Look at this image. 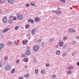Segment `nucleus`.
<instances>
[{
	"mask_svg": "<svg viewBox=\"0 0 79 79\" xmlns=\"http://www.w3.org/2000/svg\"><path fill=\"white\" fill-rule=\"evenodd\" d=\"M17 18L19 20H21L23 19V15L20 14H18L17 15Z\"/></svg>",
	"mask_w": 79,
	"mask_h": 79,
	"instance_id": "1",
	"label": "nucleus"
},
{
	"mask_svg": "<svg viewBox=\"0 0 79 79\" xmlns=\"http://www.w3.org/2000/svg\"><path fill=\"white\" fill-rule=\"evenodd\" d=\"M39 49V46L36 45H35L33 48V50L35 52H37Z\"/></svg>",
	"mask_w": 79,
	"mask_h": 79,
	"instance_id": "2",
	"label": "nucleus"
},
{
	"mask_svg": "<svg viewBox=\"0 0 79 79\" xmlns=\"http://www.w3.org/2000/svg\"><path fill=\"white\" fill-rule=\"evenodd\" d=\"M11 18H12L13 21L16 20V17H15L13 15H10L9 16V19H11Z\"/></svg>",
	"mask_w": 79,
	"mask_h": 79,
	"instance_id": "3",
	"label": "nucleus"
},
{
	"mask_svg": "<svg viewBox=\"0 0 79 79\" xmlns=\"http://www.w3.org/2000/svg\"><path fill=\"white\" fill-rule=\"evenodd\" d=\"M2 22L4 23H7V18L6 16L2 18Z\"/></svg>",
	"mask_w": 79,
	"mask_h": 79,
	"instance_id": "4",
	"label": "nucleus"
},
{
	"mask_svg": "<svg viewBox=\"0 0 79 79\" xmlns=\"http://www.w3.org/2000/svg\"><path fill=\"white\" fill-rule=\"evenodd\" d=\"M25 54L26 55H31V52L27 49L26 51Z\"/></svg>",
	"mask_w": 79,
	"mask_h": 79,
	"instance_id": "5",
	"label": "nucleus"
},
{
	"mask_svg": "<svg viewBox=\"0 0 79 79\" xmlns=\"http://www.w3.org/2000/svg\"><path fill=\"white\" fill-rule=\"evenodd\" d=\"M7 2L10 4H13L15 3V0H8Z\"/></svg>",
	"mask_w": 79,
	"mask_h": 79,
	"instance_id": "6",
	"label": "nucleus"
},
{
	"mask_svg": "<svg viewBox=\"0 0 79 79\" xmlns=\"http://www.w3.org/2000/svg\"><path fill=\"white\" fill-rule=\"evenodd\" d=\"M11 67L10 65H7L6 67L5 68V69L6 71H8V70H10V69H11Z\"/></svg>",
	"mask_w": 79,
	"mask_h": 79,
	"instance_id": "7",
	"label": "nucleus"
},
{
	"mask_svg": "<svg viewBox=\"0 0 79 79\" xmlns=\"http://www.w3.org/2000/svg\"><path fill=\"white\" fill-rule=\"evenodd\" d=\"M10 30L9 28H6L5 29L3 30L2 31V33H5V32H6L7 31H8Z\"/></svg>",
	"mask_w": 79,
	"mask_h": 79,
	"instance_id": "8",
	"label": "nucleus"
},
{
	"mask_svg": "<svg viewBox=\"0 0 79 79\" xmlns=\"http://www.w3.org/2000/svg\"><path fill=\"white\" fill-rule=\"evenodd\" d=\"M5 45L3 43L0 44V50H1V49L3 48L4 47Z\"/></svg>",
	"mask_w": 79,
	"mask_h": 79,
	"instance_id": "9",
	"label": "nucleus"
},
{
	"mask_svg": "<svg viewBox=\"0 0 79 79\" xmlns=\"http://www.w3.org/2000/svg\"><path fill=\"white\" fill-rule=\"evenodd\" d=\"M34 20L35 22H39L40 21V18L37 17L34 19Z\"/></svg>",
	"mask_w": 79,
	"mask_h": 79,
	"instance_id": "10",
	"label": "nucleus"
},
{
	"mask_svg": "<svg viewBox=\"0 0 79 79\" xmlns=\"http://www.w3.org/2000/svg\"><path fill=\"white\" fill-rule=\"evenodd\" d=\"M31 33L33 34V35H34V34H35V29H34L32 30Z\"/></svg>",
	"mask_w": 79,
	"mask_h": 79,
	"instance_id": "11",
	"label": "nucleus"
},
{
	"mask_svg": "<svg viewBox=\"0 0 79 79\" xmlns=\"http://www.w3.org/2000/svg\"><path fill=\"white\" fill-rule=\"evenodd\" d=\"M28 42V41L26 40H24L23 41V45H26Z\"/></svg>",
	"mask_w": 79,
	"mask_h": 79,
	"instance_id": "12",
	"label": "nucleus"
},
{
	"mask_svg": "<svg viewBox=\"0 0 79 79\" xmlns=\"http://www.w3.org/2000/svg\"><path fill=\"white\" fill-rule=\"evenodd\" d=\"M9 19L8 21V23L9 24H12V23H13V21L12 20V19Z\"/></svg>",
	"mask_w": 79,
	"mask_h": 79,
	"instance_id": "13",
	"label": "nucleus"
},
{
	"mask_svg": "<svg viewBox=\"0 0 79 79\" xmlns=\"http://www.w3.org/2000/svg\"><path fill=\"white\" fill-rule=\"evenodd\" d=\"M28 22H29L30 23H34V20L31 19H29L28 20Z\"/></svg>",
	"mask_w": 79,
	"mask_h": 79,
	"instance_id": "14",
	"label": "nucleus"
},
{
	"mask_svg": "<svg viewBox=\"0 0 79 79\" xmlns=\"http://www.w3.org/2000/svg\"><path fill=\"white\" fill-rule=\"evenodd\" d=\"M67 69L69 70H71V69H73V67L72 66L69 67L67 68Z\"/></svg>",
	"mask_w": 79,
	"mask_h": 79,
	"instance_id": "15",
	"label": "nucleus"
},
{
	"mask_svg": "<svg viewBox=\"0 0 79 79\" xmlns=\"http://www.w3.org/2000/svg\"><path fill=\"white\" fill-rule=\"evenodd\" d=\"M60 53H61V52L59 50H58L56 51V55H60Z\"/></svg>",
	"mask_w": 79,
	"mask_h": 79,
	"instance_id": "16",
	"label": "nucleus"
},
{
	"mask_svg": "<svg viewBox=\"0 0 79 79\" xmlns=\"http://www.w3.org/2000/svg\"><path fill=\"white\" fill-rule=\"evenodd\" d=\"M29 60H28V59L27 58H25L23 61H24L25 62H27V61H28Z\"/></svg>",
	"mask_w": 79,
	"mask_h": 79,
	"instance_id": "17",
	"label": "nucleus"
},
{
	"mask_svg": "<svg viewBox=\"0 0 79 79\" xmlns=\"http://www.w3.org/2000/svg\"><path fill=\"white\" fill-rule=\"evenodd\" d=\"M29 24L25 25V27L26 29H28L29 27Z\"/></svg>",
	"mask_w": 79,
	"mask_h": 79,
	"instance_id": "18",
	"label": "nucleus"
},
{
	"mask_svg": "<svg viewBox=\"0 0 79 79\" xmlns=\"http://www.w3.org/2000/svg\"><path fill=\"white\" fill-rule=\"evenodd\" d=\"M61 13V11L60 10L56 11V14H60Z\"/></svg>",
	"mask_w": 79,
	"mask_h": 79,
	"instance_id": "19",
	"label": "nucleus"
},
{
	"mask_svg": "<svg viewBox=\"0 0 79 79\" xmlns=\"http://www.w3.org/2000/svg\"><path fill=\"white\" fill-rule=\"evenodd\" d=\"M72 31H73V28H69V32L71 33V32H72Z\"/></svg>",
	"mask_w": 79,
	"mask_h": 79,
	"instance_id": "20",
	"label": "nucleus"
},
{
	"mask_svg": "<svg viewBox=\"0 0 79 79\" xmlns=\"http://www.w3.org/2000/svg\"><path fill=\"white\" fill-rule=\"evenodd\" d=\"M59 45L60 47H62L63 46V43L60 42V43Z\"/></svg>",
	"mask_w": 79,
	"mask_h": 79,
	"instance_id": "21",
	"label": "nucleus"
},
{
	"mask_svg": "<svg viewBox=\"0 0 79 79\" xmlns=\"http://www.w3.org/2000/svg\"><path fill=\"white\" fill-rule=\"evenodd\" d=\"M41 74H45V70H42L41 71Z\"/></svg>",
	"mask_w": 79,
	"mask_h": 79,
	"instance_id": "22",
	"label": "nucleus"
},
{
	"mask_svg": "<svg viewBox=\"0 0 79 79\" xmlns=\"http://www.w3.org/2000/svg\"><path fill=\"white\" fill-rule=\"evenodd\" d=\"M72 73V72L71 71H69L67 72V74H71Z\"/></svg>",
	"mask_w": 79,
	"mask_h": 79,
	"instance_id": "23",
	"label": "nucleus"
},
{
	"mask_svg": "<svg viewBox=\"0 0 79 79\" xmlns=\"http://www.w3.org/2000/svg\"><path fill=\"white\" fill-rule=\"evenodd\" d=\"M14 29L16 30H18V29H19V27H18V26H16V27H15Z\"/></svg>",
	"mask_w": 79,
	"mask_h": 79,
	"instance_id": "24",
	"label": "nucleus"
},
{
	"mask_svg": "<svg viewBox=\"0 0 79 79\" xmlns=\"http://www.w3.org/2000/svg\"><path fill=\"white\" fill-rule=\"evenodd\" d=\"M12 44V42L11 41H9L8 42L7 44L8 45H10V44Z\"/></svg>",
	"mask_w": 79,
	"mask_h": 79,
	"instance_id": "25",
	"label": "nucleus"
},
{
	"mask_svg": "<svg viewBox=\"0 0 79 79\" xmlns=\"http://www.w3.org/2000/svg\"><path fill=\"white\" fill-rule=\"evenodd\" d=\"M15 69H13L11 70V73H15Z\"/></svg>",
	"mask_w": 79,
	"mask_h": 79,
	"instance_id": "26",
	"label": "nucleus"
},
{
	"mask_svg": "<svg viewBox=\"0 0 79 79\" xmlns=\"http://www.w3.org/2000/svg\"><path fill=\"white\" fill-rule=\"evenodd\" d=\"M29 74H27L25 75L24 77H29Z\"/></svg>",
	"mask_w": 79,
	"mask_h": 79,
	"instance_id": "27",
	"label": "nucleus"
},
{
	"mask_svg": "<svg viewBox=\"0 0 79 79\" xmlns=\"http://www.w3.org/2000/svg\"><path fill=\"white\" fill-rule=\"evenodd\" d=\"M30 4L32 6L35 5V4H34L32 2H30Z\"/></svg>",
	"mask_w": 79,
	"mask_h": 79,
	"instance_id": "28",
	"label": "nucleus"
},
{
	"mask_svg": "<svg viewBox=\"0 0 79 79\" xmlns=\"http://www.w3.org/2000/svg\"><path fill=\"white\" fill-rule=\"evenodd\" d=\"M8 56H6L4 57V60H6L8 59Z\"/></svg>",
	"mask_w": 79,
	"mask_h": 79,
	"instance_id": "29",
	"label": "nucleus"
},
{
	"mask_svg": "<svg viewBox=\"0 0 79 79\" xmlns=\"http://www.w3.org/2000/svg\"><path fill=\"white\" fill-rule=\"evenodd\" d=\"M35 73L36 74H37V73H38V69H36L35 70Z\"/></svg>",
	"mask_w": 79,
	"mask_h": 79,
	"instance_id": "30",
	"label": "nucleus"
},
{
	"mask_svg": "<svg viewBox=\"0 0 79 79\" xmlns=\"http://www.w3.org/2000/svg\"><path fill=\"white\" fill-rule=\"evenodd\" d=\"M55 77H56V75H53L52 76V78H55Z\"/></svg>",
	"mask_w": 79,
	"mask_h": 79,
	"instance_id": "31",
	"label": "nucleus"
},
{
	"mask_svg": "<svg viewBox=\"0 0 79 79\" xmlns=\"http://www.w3.org/2000/svg\"><path fill=\"white\" fill-rule=\"evenodd\" d=\"M66 55V53H63V54H62L63 56H65Z\"/></svg>",
	"mask_w": 79,
	"mask_h": 79,
	"instance_id": "32",
	"label": "nucleus"
},
{
	"mask_svg": "<svg viewBox=\"0 0 79 79\" xmlns=\"http://www.w3.org/2000/svg\"><path fill=\"white\" fill-rule=\"evenodd\" d=\"M5 3V1H2L1 0H0V3Z\"/></svg>",
	"mask_w": 79,
	"mask_h": 79,
	"instance_id": "33",
	"label": "nucleus"
},
{
	"mask_svg": "<svg viewBox=\"0 0 79 79\" xmlns=\"http://www.w3.org/2000/svg\"><path fill=\"white\" fill-rule=\"evenodd\" d=\"M25 6H27V7L29 6H30V5L29 4H25Z\"/></svg>",
	"mask_w": 79,
	"mask_h": 79,
	"instance_id": "34",
	"label": "nucleus"
},
{
	"mask_svg": "<svg viewBox=\"0 0 79 79\" xmlns=\"http://www.w3.org/2000/svg\"><path fill=\"white\" fill-rule=\"evenodd\" d=\"M60 1L63 3H65V0H60Z\"/></svg>",
	"mask_w": 79,
	"mask_h": 79,
	"instance_id": "35",
	"label": "nucleus"
},
{
	"mask_svg": "<svg viewBox=\"0 0 79 79\" xmlns=\"http://www.w3.org/2000/svg\"><path fill=\"white\" fill-rule=\"evenodd\" d=\"M25 54H23L22 55V58H24V57H25Z\"/></svg>",
	"mask_w": 79,
	"mask_h": 79,
	"instance_id": "36",
	"label": "nucleus"
},
{
	"mask_svg": "<svg viewBox=\"0 0 79 79\" xmlns=\"http://www.w3.org/2000/svg\"><path fill=\"white\" fill-rule=\"evenodd\" d=\"M67 39H68V38L64 36L63 37V40H66Z\"/></svg>",
	"mask_w": 79,
	"mask_h": 79,
	"instance_id": "37",
	"label": "nucleus"
},
{
	"mask_svg": "<svg viewBox=\"0 0 79 79\" xmlns=\"http://www.w3.org/2000/svg\"><path fill=\"white\" fill-rule=\"evenodd\" d=\"M50 66V65L48 64H46V66L47 67H48V66Z\"/></svg>",
	"mask_w": 79,
	"mask_h": 79,
	"instance_id": "38",
	"label": "nucleus"
},
{
	"mask_svg": "<svg viewBox=\"0 0 79 79\" xmlns=\"http://www.w3.org/2000/svg\"><path fill=\"white\" fill-rule=\"evenodd\" d=\"M19 62V60H17L16 61V63H18Z\"/></svg>",
	"mask_w": 79,
	"mask_h": 79,
	"instance_id": "39",
	"label": "nucleus"
},
{
	"mask_svg": "<svg viewBox=\"0 0 79 79\" xmlns=\"http://www.w3.org/2000/svg\"><path fill=\"white\" fill-rule=\"evenodd\" d=\"M72 32H76V30H74L73 28V30L72 31Z\"/></svg>",
	"mask_w": 79,
	"mask_h": 79,
	"instance_id": "40",
	"label": "nucleus"
},
{
	"mask_svg": "<svg viewBox=\"0 0 79 79\" xmlns=\"http://www.w3.org/2000/svg\"><path fill=\"white\" fill-rule=\"evenodd\" d=\"M19 79H23V77H19Z\"/></svg>",
	"mask_w": 79,
	"mask_h": 79,
	"instance_id": "41",
	"label": "nucleus"
},
{
	"mask_svg": "<svg viewBox=\"0 0 79 79\" xmlns=\"http://www.w3.org/2000/svg\"><path fill=\"white\" fill-rule=\"evenodd\" d=\"M76 42L75 41H73V44H76Z\"/></svg>",
	"mask_w": 79,
	"mask_h": 79,
	"instance_id": "42",
	"label": "nucleus"
},
{
	"mask_svg": "<svg viewBox=\"0 0 79 79\" xmlns=\"http://www.w3.org/2000/svg\"><path fill=\"white\" fill-rule=\"evenodd\" d=\"M52 12H54V13H56V11L55 10H52Z\"/></svg>",
	"mask_w": 79,
	"mask_h": 79,
	"instance_id": "43",
	"label": "nucleus"
},
{
	"mask_svg": "<svg viewBox=\"0 0 79 79\" xmlns=\"http://www.w3.org/2000/svg\"><path fill=\"white\" fill-rule=\"evenodd\" d=\"M41 45L42 46H44V42H43Z\"/></svg>",
	"mask_w": 79,
	"mask_h": 79,
	"instance_id": "44",
	"label": "nucleus"
},
{
	"mask_svg": "<svg viewBox=\"0 0 79 79\" xmlns=\"http://www.w3.org/2000/svg\"><path fill=\"white\" fill-rule=\"evenodd\" d=\"M77 66L79 65V62H77Z\"/></svg>",
	"mask_w": 79,
	"mask_h": 79,
	"instance_id": "45",
	"label": "nucleus"
},
{
	"mask_svg": "<svg viewBox=\"0 0 79 79\" xmlns=\"http://www.w3.org/2000/svg\"><path fill=\"white\" fill-rule=\"evenodd\" d=\"M15 45H17V43H16V41H15Z\"/></svg>",
	"mask_w": 79,
	"mask_h": 79,
	"instance_id": "46",
	"label": "nucleus"
},
{
	"mask_svg": "<svg viewBox=\"0 0 79 79\" xmlns=\"http://www.w3.org/2000/svg\"><path fill=\"white\" fill-rule=\"evenodd\" d=\"M24 68H27V65H25V66H24Z\"/></svg>",
	"mask_w": 79,
	"mask_h": 79,
	"instance_id": "47",
	"label": "nucleus"
},
{
	"mask_svg": "<svg viewBox=\"0 0 79 79\" xmlns=\"http://www.w3.org/2000/svg\"><path fill=\"white\" fill-rule=\"evenodd\" d=\"M2 63H0V67H2Z\"/></svg>",
	"mask_w": 79,
	"mask_h": 79,
	"instance_id": "48",
	"label": "nucleus"
},
{
	"mask_svg": "<svg viewBox=\"0 0 79 79\" xmlns=\"http://www.w3.org/2000/svg\"><path fill=\"white\" fill-rule=\"evenodd\" d=\"M53 39H50V42H52V41H53Z\"/></svg>",
	"mask_w": 79,
	"mask_h": 79,
	"instance_id": "49",
	"label": "nucleus"
},
{
	"mask_svg": "<svg viewBox=\"0 0 79 79\" xmlns=\"http://www.w3.org/2000/svg\"><path fill=\"white\" fill-rule=\"evenodd\" d=\"M27 49H29V46H28L27 48Z\"/></svg>",
	"mask_w": 79,
	"mask_h": 79,
	"instance_id": "50",
	"label": "nucleus"
},
{
	"mask_svg": "<svg viewBox=\"0 0 79 79\" xmlns=\"http://www.w3.org/2000/svg\"><path fill=\"white\" fill-rule=\"evenodd\" d=\"M35 6H36V7H37V5H35Z\"/></svg>",
	"mask_w": 79,
	"mask_h": 79,
	"instance_id": "51",
	"label": "nucleus"
}]
</instances>
